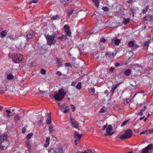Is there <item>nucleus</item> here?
I'll list each match as a JSON object with an SVG mask.
<instances>
[{"label": "nucleus", "instance_id": "obj_1", "mask_svg": "<svg viewBox=\"0 0 153 153\" xmlns=\"http://www.w3.org/2000/svg\"><path fill=\"white\" fill-rule=\"evenodd\" d=\"M66 94V92L64 90L61 88L58 91V93H56L54 95L53 98L57 101H61L64 98Z\"/></svg>", "mask_w": 153, "mask_h": 153}, {"label": "nucleus", "instance_id": "obj_2", "mask_svg": "<svg viewBox=\"0 0 153 153\" xmlns=\"http://www.w3.org/2000/svg\"><path fill=\"white\" fill-rule=\"evenodd\" d=\"M132 135V131L130 129H128L123 134L121 135L119 138L121 140L127 139L131 137Z\"/></svg>", "mask_w": 153, "mask_h": 153}, {"label": "nucleus", "instance_id": "obj_3", "mask_svg": "<svg viewBox=\"0 0 153 153\" xmlns=\"http://www.w3.org/2000/svg\"><path fill=\"white\" fill-rule=\"evenodd\" d=\"M55 38V36L53 35L52 36H50L48 35L46 37V39L47 40L48 44L50 46L52 45L55 44L56 41L54 39Z\"/></svg>", "mask_w": 153, "mask_h": 153}, {"label": "nucleus", "instance_id": "obj_4", "mask_svg": "<svg viewBox=\"0 0 153 153\" xmlns=\"http://www.w3.org/2000/svg\"><path fill=\"white\" fill-rule=\"evenodd\" d=\"M13 56V61L15 63H19V61H23V56L21 54H14Z\"/></svg>", "mask_w": 153, "mask_h": 153}, {"label": "nucleus", "instance_id": "obj_5", "mask_svg": "<svg viewBox=\"0 0 153 153\" xmlns=\"http://www.w3.org/2000/svg\"><path fill=\"white\" fill-rule=\"evenodd\" d=\"M9 145V142L8 140L0 142V150L5 149L7 148Z\"/></svg>", "mask_w": 153, "mask_h": 153}, {"label": "nucleus", "instance_id": "obj_6", "mask_svg": "<svg viewBox=\"0 0 153 153\" xmlns=\"http://www.w3.org/2000/svg\"><path fill=\"white\" fill-rule=\"evenodd\" d=\"M153 149V146L152 144H150L143 149L141 151V153H147L149 151H151Z\"/></svg>", "mask_w": 153, "mask_h": 153}, {"label": "nucleus", "instance_id": "obj_7", "mask_svg": "<svg viewBox=\"0 0 153 153\" xmlns=\"http://www.w3.org/2000/svg\"><path fill=\"white\" fill-rule=\"evenodd\" d=\"M133 68L135 70L136 73L140 74H141V71L142 70V68L139 65H134L133 66Z\"/></svg>", "mask_w": 153, "mask_h": 153}, {"label": "nucleus", "instance_id": "obj_8", "mask_svg": "<svg viewBox=\"0 0 153 153\" xmlns=\"http://www.w3.org/2000/svg\"><path fill=\"white\" fill-rule=\"evenodd\" d=\"M64 28L66 36L67 35L69 37L70 36L71 33V30L69 29L68 26L65 25H64Z\"/></svg>", "mask_w": 153, "mask_h": 153}, {"label": "nucleus", "instance_id": "obj_9", "mask_svg": "<svg viewBox=\"0 0 153 153\" xmlns=\"http://www.w3.org/2000/svg\"><path fill=\"white\" fill-rule=\"evenodd\" d=\"M33 31L32 30H30L29 31L26 36V40L27 41H28L32 38L33 35Z\"/></svg>", "mask_w": 153, "mask_h": 153}, {"label": "nucleus", "instance_id": "obj_10", "mask_svg": "<svg viewBox=\"0 0 153 153\" xmlns=\"http://www.w3.org/2000/svg\"><path fill=\"white\" fill-rule=\"evenodd\" d=\"M71 123L73 126L76 128H77L79 126V123L78 122L76 121L74 119L70 118Z\"/></svg>", "mask_w": 153, "mask_h": 153}, {"label": "nucleus", "instance_id": "obj_11", "mask_svg": "<svg viewBox=\"0 0 153 153\" xmlns=\"http://www.w3.org/2000/svg\"><path fill=\"white\" fill-rule=\"evenodd\" d=\"M7 138V135L6 134H3L0 136V142L8 140Z\"/></svg>", "mask_w": 153, "mask_h": 153}, {"label": "nucleus", "instance_id": "obj_12", "mask_svg": "<svg viewBox=\"0 0 153 153\" xmlns=\"http://www.w3.org/2000/svg\"><path fill=\"white\" fill-rule=\"evenodd\" d=\"M122 83V82H120L117 83L114 86H112V88L111 89V92L112 93V94H113L114 92V91L117 88V87L119 85Z\"/></svg>", "mask_w": 153, "mask_h": 153}, {"label": "nucleus", "instance_id": "obj_13", "mask_svg": "<svg viewBox=\"0 0 153 153\" xmlns=\"http://www.w3.org/2000/svg\"><path fill=\"white\" fill-rule=\"evenodd\" d=\"M63 152V149L62 147L57 148L54 150L55 153H62Z\"/></svg>", "mask_w": 153, "mask_h": 153}, {"label": "nucleus", "instance_id": "obj_14", "mask_svg": "<svg viewBox=\"0 0 153 153\" xmlns=\"http://www.w3.org/2000/svg\"><path fill=\"white\" fill-rule=\"evenodd\" d=\"M82 135V134H79L78 132L76 131L75 132L74 134V138H77L79 139V141Z\"/></svg>", "mask_w": 153, "mask_h": 153}, {"label": "nucleus", "instance_id": "obj_15", "mask_svg": "<svg viewBox=\"0 0 153 153\" xmlns=\"http://www.w3.org/2000/svg\"><path fill=\"white\" fill-rule=\"evenodd\" d=\"M105 55L106 57L108 58H113L114 57V53L106 52L105 53Z\"/></svg>", "mask_w": 153, "mask_h": 153}, {"label": "nucleus", "instance_id": "obj_16", "mask_svg": "<svg viewBox=\"0 0 153 153\" xmlns=\"http://www.w3.org/2000/svg\"><path fill=\"white\" fill-rule=\"evenodd\" d=\"M112 129L113 128L112 126L111 125H109L106 129V132L105 133H108L109 132H111L112 131Z\"/></svg>", "mask_w": 153, "mask_h": 153}, {"label": "nucleus", "instance_id": "obj_17", "mask_svg": "<svg viewBox=\"0 0 153 153\" xmlns=\"http://www.w3.org/2000/svg\"><path fill=\"white\" fill-rule=\"evenodd\" d=\"M153 18V16L150 15H147L144 18V19L146 20H147L148 21H151L152 19Z\"/></svg>", "mask_w": 153, "mask_h": 153}, {"label": "nucleus", "instance_id": "obj_18", "mask_svg": "<svg viewBox=\"0 0 153 153\" xmlns=\"http://www.w3.org/2000/svg\"><path fill=\"white\" fill-rule=\"evenodd\" d=\"M135 41H130L128 43V46L130 48H133L134 46V45L135 44Z\"/></svg>", "mask_w": 153, "mask_h": 153}, {"label": "nucleus", "instance_id": "obj_19", "mask_svg": "<svg viewBox=\"0 0 153 153\" xmlns=\"http://www.w3.org/2000/svg\"><path fill=\"white\" fill-rule=\"evenodd\" d=\"M131 73V70L129 69L126 70L124 72V73L126 76H129Z\"/></svg>", "mask_w": 153, "mask_h": 153}, {"label": "nucleus", "instance_id": "obj_20", "mask_svg": "<svg viewBox=\"0 0 153 153\" xmlns=\"http://www.w3.org/2000/svg\"><path fill=\"white\" fill-rule=\"evenodd\" d=\"M130 22V19L127 18L126 19L125 18H124V20L123 22V24L124 25H126Z\"/></svg>", "mask_w": 153, "mask_h": 153}, {"label": "nucleus", "instance_id": "obj_21", "mask_svg": "<svg viewBox=\"0 0 153 153\" xmlns=\"http://www.w3.org/2000/svg\"><path fill=\"white\" fill-rule=\"evenodd\" d=\"M92 1L95 6L97 7L98 8L99 5V2L98 0H92Z\"/></svg>", "mask_w": 153, "mask_h": 153}, {"label": "nucleus", "instance_id": "obj_22", "mask_svg": "<svg viewBox=\"0 0 153 153\" xmlns=\"http://www.w3.org/2000/svg\"><path fill=\"white\" fill-rule=\"evenodd\" d=\"M7 33V31L6 30L2 31L0 33L1 38L5 37Z\"/></svg>", "mask_w": 153, "mask_h": 153}, {"label": "nucleus", "instance_id": "obj_23", "mask_svg": "<svg viewBox=\"0 0 153 153\" xmlns=\"http://www.w3.org/2000/svg\"><path fill=\"white\" fill-rule=\"evenodd\" d=\"M51 19L52 20L56 19H60V17L58 15H56L54 16H52L51 17Z\"/></svg>", "mask_w": 153, "mask_h": 153}, {"label": "nucleus", "instance_id": "obj_24", "mask_svg": "<svg viewBox=\"0 0 153 153\" xmlns=\"http://www.w3.org/2000/svg\"><path fill=\"white\" fill-rule=\"evenodd\" d=\"M7 78L8 80H12L14 79V76L12 74H9L7 75Z\"/></svg>", "mask_w": 153, "mask_h": 153}, {"label": "nucleus", "instance_id": "obj_25", "mask_svg": "<svg viewBox=\"0 0 153 153\" xmlns=\"http://www.w3.org/2000/svg\"><path fill=\"white\" fill-rule=\"evenodd\" d=\"M114 42L115 44L117 45H118L120 43V39H117V38H116Z\"/></svg>", "mask_w": 153, "mask_h": 153}, {"label": "nucleus", "instance_id": "obj_26", "mask_svg": "<svg viewBox=\"0 0 153 153\" xmlns=\"http://www.w3.org/2000/svg\"><path fill=\"white\" fill-rule=\"evenodd\" d=\"M74 10L73 9L68 10V11H67L68 16V17H69V16H70V15H71L73 13V12Z\"/></svg>", "mask_w": 153, "mask_h": 153}, {"label": "nucleus", "instance_id": "obj_27", "mask_svg": "<svg viewBox=\"0 0 153 153\" xmlns=\"http://www.w3.org/2000/svg\"><path fill=\"white\" fill-rule=\"evenodd\" d=\"M61 2L63 4H65L68 3L69 1H71V0H60Z\"/></svg>", "mask_w": 153, "mask_h": 153}, {"label": "nucleus", "instance_id": "obj_28", "mask_svg": "<svg viewBox=\"0 0 153 153\" xmlns=\"http://www.w3.org/2000/svg\"><path fill=\"white\" fill-rule=\"evenodd\" d=\"M49 129L50 133H52L53 131H54L53 126H52V125H51L49 127Z\"/></svg>", "mask_w": 153, "mask_h": 153}, {"label": "nucleus", "instance_id": "obj_29", "mask_svg": "<svg viewBox=\"0 0 153 153\" xmlns=\"http://www.w3.org/2000/svg\"><path fill=\"white\" fill-rule=\"evenodd\" d=\"M76 88L78 89H80L81 88V83L79 82L76 86Z\"/></svg>", "mask_w": 153, "mask_h": 153}, {"label": "nucleus", "instance_id": "obj_30", "mask_svg": "<svg viewBox=\"0 0 153 153\" xmlns=\"http://www.w3.org/2000/svg\"><path fill=\"white\" fill-rule=\"evenodd\" d=\"M149 7L148 6H147L146 7L144 8L143 10V13H146L148 10V9Z\"/></svg>", "mask_w": 153, "mask_h": 153}, {"label": "nucleus", "instance_id": "obj_31", "mask_svg": "<svg viewBox=\"0 0 153 153\" xmlns=\"http://www.w3.org/2000/svg\"><path fill=\"white\" fill-rule=\"evenodd\" d=\"M46 123L48 125H50L51 123V119L50 117L48 118L46 120Z\"/></svg>", "mask_w": 153, "mask_h": 153}, {"label": "nucleus", "instance_id": "obj_32", "mask_svg": "<svg viewBox=\"0 0 153 153\" xmlns=\"http://www.w3.org/2000/svg\"><path fill=\"white\" fill-rule=\"evenodd\" d=\"M27 127V126L26 125L25 126L23 127L22 129V133H24L26 131V128Z\"/></svg>", "mask_w": 153, "mask_h": 153}, {"label": "nucleus", "instance_id": "obj_33", "mask_svg": "<svg viewBox=\"0 0 153 153\" xmlns=\"http://www.w3.org/2000/svg\"><path fill=\"white\" fill-rule=\"evenodd\" d=\"M5 90L2 86H0V94H2L4 93Z\"/></svg>", "mask_w": 153, "mask_h": 153}, {"label": "nucleus", "instance_id": "obj_34", "mask_svg": "<svg viewBox=\"0 0 153 153\" xmlns=\"http://www.w3.org/2000/svg\"><path fill=\"white\" fill-rule=\"evenodd\" d=\"M11 87H10L8 86H6L5 87V90H4L5 91H9L10 92L11 91H12V90L11 89Z\"/></svg>", "mask_w": 153, "mask_h": 153}, {"label": "nucleus", "instance_id": "obj_35", "mask_svg": "<svg viewBox=\"0 0 153 153\" xmlns=\"http://www.w3.org/2000/svg\"><path fill=\"white\" fill-rule=\"evenodd\" d=\"M33 133H30L28 134L27 136V138L28 139H30L31 137L33 135Z\"/></svg>", "mask_w": 153, "mask_h": 153}, {"label": "nucleus", "instance_id": "obj_36", "mask_svg": "<svg viewBox=\"0 0 153 153\" xmlns=\"http://www.w3.org/2000/svg\"><path fill=\"white\" fill-rule=\"evenodd\" d=\"M14 118L16 120H20V117L18 114H17L15 116Z\"/></svg>", "mask_w": 153, "mask_h": 153}, {"label": "nucleus", "instance_id": "obj_37", "mask_svg": "<svg viewBox=\"0 0 153 153\" xmlns=\"http://www.w3.org/2000/svg\"><path fill=\"white\" fill-rule=\"evenodd\" d=\"M26 146L28 148V150H29V149H30L31 146L29 142H27Z\"/></svg>", "mask_w": 153, "mask_h": 153}, {"label": "nucleus", "instance_id": "obj_38", "mask_svg": "<svg viewBox=\"0 0 153 153\" xmlns=\"http://www.w3.org/2000/svg\"><path fill=\"white\" fill-rule=\"evenodd\" d=\"M150 42V40L148 41H146L144 43V44L145 46L148 47L149 46V43Z\"/></svg>", "mask_w": 153, "mask_h": 153}, {"label": "nucleus", "instance_id": "obj_39", "mask_svg": "<svg viewBox=\"0 0 153 153\" xmlns=\"http://www.w3.org/2000/svg\"><path fill=\"white\" fill-rule=\"evenodd\" d=\"M67 108V106L65 105V104H63L60 107L61 109H66Z\"/></svg>", "mask_w": 153, "mask_h": 153}, {"label": "nucleus", "instance_id": "obj_40", "mask_svg": "<svg viewBox=\"0 0 153 153\" xmlns=\"http://www.w3.org/2000/svg\"><path fill=\"white\" fill-rule=\"evenodd\" d=\"M38 0H32L30 1L29 4H30L32 3H36L37 2Z\"/></svg>", "mask_w": 153, "mask_h": 153}, {"label": "nucleus", "instance_id": "obj_41", "mask_svg": "<svg viewBox=\"0 0 153 153\" xmlns=\"http://www.w3.org/2000/svg\"><path fill=\"white\" fill-rule=\"evenodd\" d=\"M70 106L71 108L72 111H73V112L74 111H75V107L72 104H71L70 105Z\"/></svg>", "mask_w": 153, "mask_h": 153}, {"label": "nucleus", "instance_id": "obj_42", "mask_svg": "<svg viewBox=\"0 0 153 153\" xmlns=\"http://www.w3.org/2000/svg\"><path fill=\"white\" fill-rule=\"evenodd\" d=\"M139 47V45H138L135 44L134 45V46L132 48V49H133L136 50V49Z\"/></svg>", "mask_w": 153, "mask_h": 153}, {"label": "nucleus", "instance_id": "obj_43", "mask_svg": "<svg viewBox=\"0 0 153 153\" xmlns=\"http://www.w3.org/2000/svg\"><path fill=\"white\" fill-rule=\"evenodd\" d=\"M40 72L42 74H45L46 73V71L44 69H42Z\"/></svg>", "mask_w": 153, "mask_h": 153}, {"label": "nucleus", "instance_id": "obj_44", "mask_svg": "<svg viewBox=\"0 0 153 153\" xmlns=\"http://www.w3.org/2000/svg\"><path fill=\"white\" fill-rule=\"evenodd\" d=\"M106 40V39H105L104 38H101L100 39V42H102L103 43H105Z\"/></svg>", "mask_w": 153, "mask_h": 153}, {"label": "nucleus", "instance_id": "obj_45", "mask_svg": "<svg viewBox=\"0 0 153 153\" xmlns=\"http://www.w3.org/2000/svg\"><path fill=\"white\" fill-rule=\"evenodd\" d=\"M131 85L134 88H135L136 87V82L135 81H133V83L131 84Z\"/></svg>", "mask_w": 153, "mask_h": 153}, {"label": "nucleus", "instance_id": "obj_46", "mask_svg": "<svg viewBox=\"0 0 153 153\" xmlns=\"http://www.w3.org/2000/svg\"><path fill=\"white\" fill-rule=\"evenodd\" d=\"M114 133V132H109L108 133H105L104 134V135L105 136L107 135H111L113 134Z\"/></svg>", "mask_w": 153, "mask_h": 153}, {"label": "nucleus", "instance_id": "obj_47", "mask_svg": "<svg viewBox=\"0 0 153 153\" xmlns=\"http://www.w3.org/2000/svg\"><path fill=\"white\" fill-rule=\"evenodd\" d=\"M102 9L104 10V11H108V8L106 7H103L102 8Z\"/></svg>", "mask_w": 153, "mask_h": 153}, {"label": "nucleus", "instance_id": "obj_48", "mask_svg": "<svg viewBox=\"0 0 153 153\" xmlns=\"http://www.w3.org/2000/svg\"><path fill=\"white\" fill-rule=\"evenodd\" d=\"M107 126V124L106 123V124L105 125H104L102 128L101 129L102 131H104L105 130V129L106 128Z\"/></svg>", "mask_w": 153, "mask_h": 153}, {"label": "nucleus", "instance_id": "obj_49", "mask_svg": "<svg viewBox=\"0 0 153 153\" xmlns=\"http://www.w3.org/2000/svg\"><path fill=\"white\" fill-rule=\"evenodd\" d=\"M127 122H128V121L127 120V121H125L124 122H123V123L121 124V127H123L126 124V123H127Z\"/></svg>", "mask_w": 153, "mask_h": 153}, {"label": "nucleus", "instance_id": "obj_50", "mask_svg": "<svg viewBox=\"0 0 153 153\" xmlns=\"http://www.w3.org/2000/svg\"><path fill=\"white\" fill-rule=\"evenodd\" d=\"M106 111V110L105 109H104L103 108H102L100 110V113H104Z\"/></svg>", "mask_w": 153, "mask_h": 153}, {"label": "nucleus", "instance_id": "obj_51", "mask_svg": "<svg viewBox=\"0 0 153 153\" xmlns=\"http://www.w3.org/2000/svg\"><path fill=\"white\" fill-rule=\"evenodd\" d=\"M150 134H152L153 133V128L150 129H149L147 131Z\"/></svg>", "mask_w": 153, "mask_h": 153}, {"label": "nucleus", "instance_id": "obj_52", "mask_svg": "<svg viewBox=\"0 0 153 153\" xmlns=\"http://www.w3.org/2000/svg\"><path fill=\"white\" fill-rule=\"evenodd\" d=\"M88 152L86 151H85L84 152H82V153H93L92 152V151L91 150H88Z\"/></svg>", "mask_w": 153, "mask_h": 153}, {"label": "nucleus", "instance_id": "obj_53", "mask_svg": "<svg viewBox=\"0 0 153 153\" xmlns=\"http://www.w3.org/2000/svg\"><path fill=\"white\" fill-rule=\"evenodd\" d=\"M147 108V107L146 106H144L143 108H142L140 110V111L141 112H143Z\"/></svg>", "mask_w": 153, "mask_h": 153}, {"label": "nucleus", "instance_id": "obj_54", "mask_svg": "<svg viewBox=\"0 0 153 153\" xmlns=\"http://www.w3.org/2000/svg\"><path fill=\"white\" fill-rule=\"evenodd\" d=\"M49 144V143L45 142V143L44 144V147L46 148L48 146Z\"/></svg>", "mask_w": 153, "mask_h": 153}, {"label": "nucleus", "instance_id": "obj_55", "mask_svg": "<svg viewBox=\"0 0 153 153\" xmlns=\"http://www.w3.org/2000/svg\"><path fill=\"white\" fill-rule=\"evenodd\" d=\"M50 138L49 137H47L46 138V142L49 143Z\"/></svg>", "mask_w": 153, "mask_h": 153}, {"label": "nucleus", "instance_id": "obj_56", "mask_svg": "<svg viewBox=\"0 0 153 153\" xmlns=\"http://www.w3.org/2000/svg\"><path fill=\"white\" fill-rule=\"evenodd\" d=\"M133 2V0H130L127 1V3L128 4H131Z\"/></svg>", "mask_w": 153, "mask_h": 153}, {"label": "nucleus", "instance_id": "obj_57", "mask_svg": "<svg viewBox=\"0 0 153 153\" xmlns=\"http://www.w3.org/2000/svg\"><path fill=\"white\" fill-rule=\"evenodd\" d=\"M66 109V110H63V112L64 114L68 112L69 111V109H67V108Z\"/></svg>", "mask_w": 153, "mask_h": 153}, {"label": "nucleus", "instance_id": "obj_58", "mask_svg": "<svg viewBox=\"0 0 153 153\" xmlns=\"http://www.w3.org/2000/svg\"><path fill=\"white\" fill-rule=\"evenodd\" d=\"M138 115L140 116H142L143 114V113L142 112L140 111V112L138 113L137 114Z\"/></svg>", "mask_w": 153, "mask_h": 153}, {"label": "nucleus", "instance_id": "obj_59", "mask_svg": "<svg viewBox=\"0 0 153 153\" xmlns=\"http://www.w3.org/2000/svg\"><path fill=\"white\" fill-rule=\"evenodd\" d=\"M63 36H62V35L61 36L59 37H58V38H57V39H60L61 40H62V39H63Z\"/></svg>", "mask_w": 153, "mask_h": 153}, {"label": "nucleus", "instance_id": "obj_60", "mask_svg": "<svg viewBox=\"0 0 153 153\" xmlns=\"http://www.w3.org/2000/svg\"><path fill=\"white\" fill-rule=\"evenodd\" d=\"M56 74L60 76L62 75V73L59 71H57L56 73Z\"/></svg>", "mask_w": 153, "mask_h": 153}, {"label": "nucleus", "instance_id": "obj_61", "mask_svg": "<svg viewBox=\"0 0 153 153\" xmlns=\"http://www.w3.org/2000/svg\"><path fill=\"white\" fill-rule=\"evenodd\" d=\"M114 69V68L111 67L110 69V71H113Z\"/></svg>", "mask_w": 153, "mask_h": 153}, {"label": "nucleus", "instance_id": "obj_62", "mask_svg": "<svg viewBox=\"0 0 153 153\" xmlns=\"http://www.w3.org/2000/svg\"><path fill=\"white\" fill-rule=\"evenodd\" d=\"M6 111L7 113L8 114L10 113L11 112L10 111L9 109L6 110Z\"/></svg>", "mask_w": 153, "mask_h": 153}, {"label": "nucleus", "instance_id": "obj_63", "mask_svg": "<svg viewBox=\"0 0 153 153\" xmlns=\"http://www.w3.org/2000/svg\"><path fill=\"white\" fill-rule=\"evenodd\" d=\"M62 36H63V39L66 40V39H67V37H66V36L62 35Z\"/></svg>", "mask_w": 153, "mask_h": 153}, {"label": "nucleus", "instance_id": "obj_64", "mask_svg": "<svg viewBox=\"0 0 153 153\" xmlns=\"http://www.w3.org/2000/svg\"><path fill=\"white\" fill-rule=\"evenodd\" d=\"M146 27V26L145 25H144L143 26V27L142 28V30H144Z\"/></svg>", "mask_w": 153, "mask_h": 153}]
</instances>
